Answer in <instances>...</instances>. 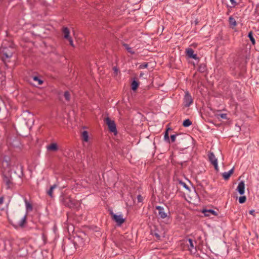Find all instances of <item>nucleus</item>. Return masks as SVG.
I'll list each match as a JSON object with an SVG mask.
<instances>
[{
  "label": "nucleus",
  "mask_w": 259,
  "mask_h": 259,
  "mask_svg": "<svg viewBox=\"0 0 259 259\" xmlns=\"http://www.w3.org/2000/svg\"><path fill=\"white\" fill-rule=\"evenodd\" d=\"M14 44L12 41L4 40L0 48V57L4 62L10 58L15 52Z\"/></svg>",
  "instance_id": "1"
},
{
  "label": "nucleus",
  "mask_w": 259,
  "mask_h": 259,
  "mask_svg": "<svg viewBox=\"0 0 259 259\" xmlns=\"http://www.w3.org/2000/svg\"><path fill=\"white\" fill-rule=\"evenodd\" d=\"M11 158L9 156L2 155L0 156V169L2 175L11 173Z\"/></svg>",
  "instance_id": "2"
},
{
  "label": "nucleus",
  "mask_w": 259,
  "mask_h": 259,
  "mask_svg": "<svg viewBox=\"0 0 259 259\" xmlns=\"http://www.w3.org/2000/svg\"><path fill=\"white\" fill-rule=\"evenodd\" d=\"M61 201L65 206L70 208L74 207L77 203L76 200L69 196H61Z\"/></svg>",
  "instance_id": "3"
},
{
  "label": "nucleus",
  "mask_w": 259,
  "mask_h": 259,
  "mask_svg": "<svg viewBox=\"0 0 259 259\" xmlns=\"http://www.w3.org/2000/svg\"><path fill=\"white\" fill-rule=\"evenodd\" d=\"M3 181L6 186L7 189H13L15 187V184L13 182L11 173L2 175Z\"/></svg>",
  "instance_id": "4"
},
{
  "label": "nucleus",
  "mask_w": 259,
  "mask_h": 259,
  "mask_svg": "<svg viewBox=\"0 0 259 259\" xmlns=\"http://www.w3.org/2000/svg\"><path fill=\"white\" fill-rule=\"evenodd\" d=\"M104 121L108 125L110 132L114 133H117L116 126L114 120H111L109 117H107L105 119Z\"/></svg>",
  "instance_id": "5"
},
{
  "label": "nucleus",
  "mask_w": 259,
  "mask_h": 259,
  "mask_svg": "<svg viewBox=\"0 0 259 259\" xmlns=\"http://www.w3.org/2000/svg\"><path fill=\"white\" fill-rule=\"evenodd\" d=\"M73 243L75 247H80L85 244V240L80 236L76 235L74 237Z\"/></svg>",
  "instance_id": "6"
},
{
  "label": "nucleus",
  "mask_w": 259,
  "mask_h": 259,
  "mask_svg": "<svg viewBox=\"0 0 259 259\" xmlns=\"http://www.w3.org/2000/svg\"><path fill=\"white\" fill-rule=\"evenodd\" d=\"M208 156L209 160L210 161L211 163L214 166L215 169L217 171H218L219 167L218 165V160L217 158H215V156L214 155V154L211 152H209L208 154Z\"/></svg>",
  "instance_id": "7"
},
{
  "label": "nucleus",
  "mask_w": 259,
  "mask_h": 259,
  "mask_svg": "<svg viewBox=\"0 0 259 259\" xmlns=\"http://www.w3.org/2000/svg\"><path fill=\"white\" fill-rule=\"evenodd\" d=\"M193 100L191 95L188 92H186L184 98V106L186 107H189L193 103Z\"/></svg>",
  "instance_id": "8"
},
{
  "label": "nucleus",
  "mask_w": 259,
  "mask_h": 259,
  "mask_svg": "<svg viewBox=\"0 0 259 259\" xmlns=\"http://www.w3.org/2000/svg\"><path fill=\"white\" fill-rule=\"evenodd\" d=\"M110 214L111 215L113 220L118 225H121L125 221V219L122 218V215H117L114 214L113 212H111Z\"/></svg>",
  "instance_id": "9"
},
{
  "label": "nucleus",
  "mask_w": 259,
  "mask_h": 259,
  "mask_svg": "<svg viewBox=\"0 0 259 259\" xmlns=\"http://www.w3.org/2000/svg\"><path fill=\"white\" fill-rule=\"evenodd\" d=\"M186 55L190 58H193L195 60L199 59L196 54H194V51L192 48H188L186 50Z\"/></svg>",
  "instance_id": "10"
},
{
  "label": "nucleus",
  "mask_w": 259,
  "mask_h": 259,
  "mask_svg": "<svg viewBox=\"0 0 259 259\" xmlns=\"http://www.w3.org/2000/svg\"><path fill=\"white\" fill-rule=\"evenodd\" d=\"M156 209L158 211V215L161 219H165L167 217V213L164 211V208L160 206H156Z\"/></svg>",
  "instance_id": "11"
},
{
  "label": "nucleus",
  "mask_w": 259,
  "mask_h": 259,
  "mask_svg": "<svg viewBox=\"0 0 259 259\" xmlns=\"http://www.w3.org/2000/svg\"><path fill=\"white\" fill-rule=\"evenodd\" d=\"M245 184L243 181H241L238 184L237 188V191L240 195H243L244 193Z\"/></svg>",
  "instance_id": "12"
},
{
  "label": "nucleus",
  "mask_w": 259,
  "mask_h": 259,
  "mask_svg": "<svg viewBox=\"0 0 259 259\" xmlns=\"http://www.w3.org/2000/svg\"><path fill=\"white\" fill-rule=\"evenodd\" d=\"M47 149L48 151H56L58 150V147L56 143H52L47 146Z\"/></svg>",
  "instance_id": "13"
},
{
  "label": "nucleus",
  "mask_w": 259,
  "mask_h": 259,
  "mask_svg": "<svg viewBox=\"0 0 259 259\" xmlns=\"http://www.w3.org/2000/svg\"><path fill=\"white\" fill-rule=\"evenodd\" d=\"M233 171H234V168H232L231 170H230L228 172H225L223 173L222 176H223V178L225 180H228L229 179L231 175L232 174H233Z\"/></svg>",
  "instance_id": "14"
},
{
  "label": "nucleus",
  "mask_w": 259,
  "mask_h": 259,
  "mask_svg": "<svg viewBox=\"0 0 259 259\" xmlns=\"http://www.w3.org/2000/svg\"><path fill=\"white\" fill-rule=\"evenodd\" d=\"M62 33L64 34V37L66 39L69 38L70 37V31L67 27H63L62 28Z\"/></svg>",
  "instance_id": "15"
},
{
  "label": "nucleus",
  "mask_w": 259,
  "mask_h": 259,
  "mask_svg": "<svg viewBox=\"0 0 259 259\" xmlns=\"http://www.w3.org/2000/svg\"><path fill=\"white\" fill-rule=\"evenodd\" d=\"M204 215L205 216H209L210 214L213 215H217L218 213L216 211L212 209H209V210H205L203 211Z\"/></svg>",
  "instance_id": "16"
},
{
  "label": "nucleus",
  "mask_w": 259,
  "mask_h": 259,
  "mask_svg": "<svg viewBox=\"0 0 259 259\" xmlns=\"http://www.w3.org/2000/svg\"><path fill=\"white\" fill-rule=\"evenodd\" d=\"M57 185L56 184H54L53 185V186H52L49 189V190H48L47 191V194L51 198H53V190L55 188H56L57 187Z\"/></svg>",
  "instance_id": "17"
},
{
  "label": "nucleus",
  "mask_w": 259,
  "mask_h": 259,
  "mask_svg": "<svg viewBox=\"0 0 259 259\" xmlns=\"http://www.w3.org/2000/svg\"><path fill=\"white\" fill-rule=\"evenodd\" d=\"M188 242H189V244H188V246L190 247L191 248H190V250H191V249L193 248V249H195V250H196V247H195V245H194V243L196 244V242L195 241H194L193 240V239H188Z\"/></svg>",
  "instance_id": "18"
},
{
  "label": "nucleus",
  "mask_w": 259,
  "mask_h": 259,
  "mask_svg": "<svg viewBox=\"0 0 259 259\" xmlns=\"http://www.w3.org/2000/svg\"><path fill=\"white\" fill-rule=\"evenodd\" d=\"M139 87V82L136 80H134L131 84V88L133 91H136Z\"/></svg>",
  "instance_id": "19"
},
{
  "label": "nucleus",
  "mask_w": 259,
  "mask_h": 259,
  "mask_svg": "<svg viewBox=\"0 0 259 259\" xmlns=\"http://www.w3.org/2000/svg\"><path fill=\"white\" fill-rule=\"evenodd\" d=\"M82 140L85 142H88L89 141V135L87 131H83L81 135Z\"/></svg>",
  "instance_id": "20"
},
{
  "label": "nucleus",
  "mask_w": 259,
  "mask_h": 259,
  "mask_svg": "<svg viewBox=\"0 0 259 259\" xmlns=\"http://www.w3.org/2000/svg\"><path fill=\"white\" fill-rule=\"evenodd\" d=\"M27 214H25L21 219L19 223V225L21 227H23L26 223Z\"/></svg>",
  "instance_id": "21"
},
{
  "label": "nucleus",
  "mask_w": 259,
  "mask_h": 259,
  "mask_svg": "<svg viewBox=\"0 0 259 259\" xmlns=\"http://www.w3.org/2000/svg\"><path fill=\"white\" fill-rule=\"evenodd\" d=\"M192 124V121L190 119H185L183 121V125L184 127H188V126H190Z\"/></svg>",
  "instance_id": "22"
},
{
  "label": "nucleus",
  "mask_w": 259,
  "mask_h": 259,
  "mask_svg": "<svg viewBox=\"0 0 259 259\" xmlns=\"http://www.w3.org/2000/svg\"><path fill=\"white\" fill-rule=\"evenodd\" d=\"M229 24L230 25L232 26H235L236 25V21L235 20V19L232 17V16H230L229 18Z\"/></svg>",
  "instance_id": "23"
},
{
  "label": "nucleus",
  "mask_w": 259,
  "mask_h": 259,
  "mask_svg": "<svg viewBox=\"0 0 259 259\" xmlns=\"http://www.w3.org/2000/svg\"><path fill=\"white\" fill-rule=\"evenodd\" d=\"M33 80L37 82L38 85H41L43 83V80L40 79L38 76H34L32 77Z\"/></svg>",
  "instance_id": "24"
},
{
  "label": "nucleus",
  "mask_w": 259,
  "mask_h": 259,
  "mask_svg": "<svg viewBox=\"0 0 259 259\" xmlns=\"http://www.w3.org/2000/svg\"><path fill=\"white\" fill-rule=\"evenodd\" d=\"M16 166L17 167H19L20 170V173L19 174V177H22L23 176V166L20 163H17Z\"/></svg>",
  "instance_id": "25"
},
{
  "label": "nucleus",
  "mask_w": 259,
  "mask_h": 259,
  "mask_svg": "<svg viewBox=\"0 0 259 259\" xmlns=\"http://www.w3.org/2000/svg\"><path fill=\"white\" fill-rule=\"evenodd\" d=\"M248 37L249 38V39H250V41H251V43L252 44V45H254L255 43V41L254 38L253 37L252 32V31H250V32H249V33L248 34Z\"/></svg>",
  "instance_id": "26"
},
{
  "label": "nucleus",
  "mask_w": 259,
  "mask_h": 259,
  "mask_svg": "<svg viewBox=\"0 0 259 259\" xmlns=\"http://www.w3.org/2000/svg\"><path fill=\"white\" fill-rule=\"evenodd\" d=\"M206 70V66L204 64H201L198 67V71L200 72H204Z\"/></svg>",
  "instance_id": "27"
},
{
  "label": "nucleus",
  "mask_w": 259,
  "mask_h": 259,
  "mask_svg": "<svg viewBox=\"0 0 259 259\" xmlns=\"http://www.w3.org/2000/svg\"><path fill=\"white\" fill-rule=\"evenodd\" d=\"M26 207L28 211H31L32 210V205L25 200Z\"/></svg>",
  "instance_id": "28"
},
{
  "label": "nucleus",
  "mask_w": 259,
  "mask_h": 259,
  "mask_svg": "<svg viewBox=\"0 0 259 259\" xmlns=\"http://www.w3.org/2000/svg\"><path fill=\"white\" fill-rule=\"evenodd\" d=\"M64 96L67 101H69L70 99V94L68 91H65L64 94Z\"/></svg>",
  "instance_id": "29"
},
{
  "label": "nucleus",
  "mask_w": 259,
  "mask_h": 259,
  "mask_svg": "<svg viewBox=\"0 0 259 259\" xmlns=\"http://www.w3.org/2000/svg\"><path fill=\"white\" fill-rule=\"evenodd\" d=\"M123 46H124L126 50L128 51V52L132 54H135V52L132 51V49L129 47L128 45L124 44Z\"/></svg>",
  "instance_id": "30"
},
{
  "label": "nucleus",
  "mask_w": 259,
  "mask_h": 259,
  "mask_svg": "<svg viewBox=\"0 0 259 259\" xmlns=\"http://www.w3.org/2000/svg\"><path fill=\"white\" fill-rule=\"evenodd\" d=\"M170 130V128H168L166 129V131L165 132V134H164V140L165 141H167L168 142H169V136H168V130Z\"/></svg>",
  "instance_id": "31"
},
{
  "label": "nucleus",
  "mask_w": 259,
  "mask_h": 259,
  "mask_svg": "<svg viewBox=\"0 0 259 259\" xmlns=\"http://www.w3.org/2000/svg\"><path fill=\"white\" fill-rule=\"evenodd\" d=\"M217 116L218 119L219 118V117H220L221 118L224 119H228L227 114L226 113H222V114H217Z\"/></svg>",
  "instance_id": "32"
},
{
  "label": "nucleus",
  "mask_w": 259,
  "mask_h": 259,
  "mask_svg": "<svg viewBox=\"0 0 259 259\" xmlns=\"http://www.w3.org/2000/svg\"><path fill=\"white\" fill-rule=\"evenodd\" d=\"M246 197L245 196H241L239 198V202L240 203H243L245 202Z\"/></svg>",
  "instance_id": "33"
},
{
  "label": "nucleus",
  "mask_w": 259,
  "mask_h": 259,
  "mask_svg": "<svg viewBox=\"0 0 259 259\" xmlns=\"http://www.w3.org/2000/svg\"><path fill=\"white\" fill-rule=\"evenodd\" d=\"M179 183H180V184H181L182 186H183L185 188H186V189H187V190H190L189 187L187 185V184H186L185 182H183V181H179Z\"/></svg>",
  "instance_id": "34"
},
{
  "label": "nucleus",
  "mask_w": 259,
  "mask_h": 259,
  "mask_svg": "<svg viewBox=\"0 0 259 259\" xmlns=\"http://www.w3.org/2000/svg\"><path fill=\"white\" fill-rule=\"evenodd\" d=\"M113 70L114 71V73L115 74V75H117L118 74V73L119 72V69H118V68L117 67H114L113 68Z\"/></svg>",
  "instance_id": "35"
},
{
  "label": "nucleus",
  "mask_w": 259,
  "mask_h": 259,
  "mask_svg": "<svg viewBox=\"0 0 259 259\" xmlns=\"http://www.w3.org/2000/svg\"><path fill=\"white\" fill-rule=\"evenodd\" d=\"M147 66H148V64L144 63L141 64L140 66H139V68L140 69L146 68L147 67Z\"/></svg>",
  "instance_id": "36"
},
{
  "label": "nucleus",
  "mask_w": 259,
  "mask_h": 259,
  "mask_svg": "<svg viewBox=\"0 0 259 259\" xmlns=\"http://www.w3.org/2000/svg\"><path fill=\"white\" fill-rule=\"evenodd\" d=\"M28 115L30 117V118L28 119V121H30V122H33V115L31 114L30 112H28Z\"/></svg>",
  "instance_id": "37"
},
{
  "label": "nucleus",
  "mask_w": 259,
  "mask_h": 259,
  "mask_svg": "<svg viewBox=\"0 0 259 259\" xmlns=\"http://www.w3.org/2000/svg\"><path fill=\"white\" fill-rule=\"evenodd\" d=\"M177 135H172L170 136V140L171 142H174L176 140V137Z\"/></svg>",
  "instance_id": "38"
},
{
  "label": "nucleus",
  "mask_w": 259,
  "mask_h": 259,
  "mask_svg": "<svg viewBox=\"0 0 259 259\" xmlns=\"http://www.w3.org/2000/svg\"><path fill=\"white\" fill-rule=\"evenodd\" d=\"M153 235L155 236V237L158 239H160V236L159 235V234L156 232H154L153 233Z\"/></svg>",
  "instance_id": "39"
},
{
  "label": "nucleus",
  "mask_w": 259,
  "mask_h": 259,
  "mask_svg": "<svg viewBox=\"0 0 259 259\" xmlns=\"http://www.w3.org/2000/svg\"><path fill=\"white\" fill-rule=\"evenodd\" d=\"M137 199H138V201L139 202H141L143 200V197L140 195H139L137 196Z\"/></svg>",
  "instance_id": "40"
},
{
  "label": "nucleus",
  "mask_w": 259,
  "mask_h": 259,
  "mask_svg": "<svg viewBox=\"0 0 259 259\" xmlns=\"http://www.w3.org/2000/svg\"><path fill=\"white\" fill-rule=\"evenodd\" d=\"M67 39L68 40V41H69V44L71 46H73V40L71 38V37H69V38H67Z\"/></svg>",
  "instance_id": "41"
},
{
  "label": "nucleus",
  "mask_w": 259,
  "mask_h": 259,
  "mask_svg": "<svg viewBox=\"0 0 259 259\" xmlns=\"http://www.w3.org/2000/svg\"><path fill=\"white\" fill-rule=\"evenodd\" d=\"M230 1L233 7L236 6V2L235 1V0H230Z\"/></svg>",
  "instance_id": "42"
},
{
  "label": "nucleus",
  "mask_w": 259,
  "mask_h": 259,
  "mask_svg": "<svg viewBox=\"0 0 259 259\" xmlns=\"http://www.w3.org/2000/svg\"><path fill=\"white\" fill-rule=\"evenodd\" d=\"M254 210H250L249 211V214H251V215H254Z\"/></svg>",
  "instance_id": "43"
},
{
  "label": "nucleus",
  "mask_w": 259,
  "mask_h": 259,
  "mask_svg": "<svg viewBox=\"0 0 259 259\" xmlns=\"http://www.w3.org/2000/svg\"><path fill=\"white\" fill-rule=\"evenodd\" d=\"M4 202V197H0V205L3 204Z\"/></svg>",
  "instance_id": "44"
},
{
  "label": "nucleus",
  "mask_w": 259,
  "mask_h": 259,
  "mask_svg": "<svg viewBox=\"0 0 259 259\" xmlns=\"http://www.w3.org/2000/svg\"><path fill=\"white\" fill-rule=\"evenodd\" d=\"M194 23H195V25H196L198 24L199 23V20L196 19L194 21Z\"/></svg>",
  "instance_id": "45"
},
{
  "label": "nucleus",
  "mask_w": 259,
  "mask_h": 259,
  "mask_svg": "<svg viewBox=\"0 0 259 259\" xmlns=\"http://www.w3.org/2000/svg\"><path fill=\"white\" fill-rule=\"evenodd\" d=\"M143 75V73H141L140 74V77L142 76Z\"/></svg>",
  "instance_id": "46"
}]
</instances>
